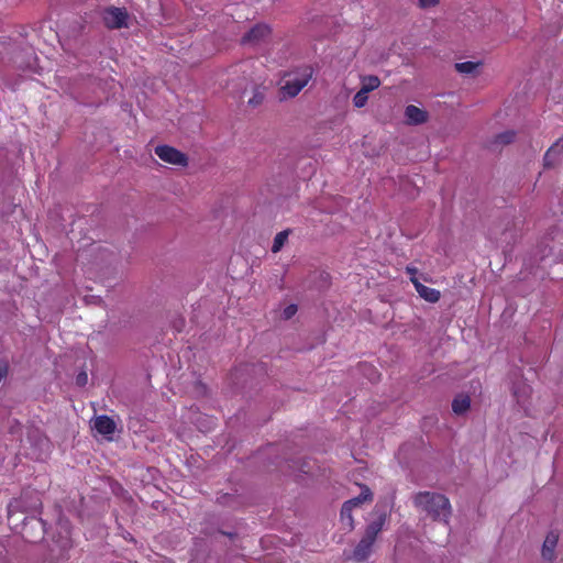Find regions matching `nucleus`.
Returning a JSON list of instances; mask_svg holds the SVG:
<instances>
[{
  "instance_id": "1",
  "label": "nucleus",
  "mask_w": 563,
  "mask_h": 563,
  "mask_svg": "<svg viewBox=\"0 0 563 563\" xmlns=\"http://www.w3.org/2000/svg\"><path fill=\"white\" fill-rule=\"evenodd\" d=\"M415 506L438 521L446 522L451 515L449 499L440 494L423 492L413 498Z\"/></svg>"
},
{
  "instance_id": "2",
  "label": "nucleus",
  "mask_w": 563,
  "mask_h": 563,
  "mask_svg": "<svg viewBox=\"0 0 563 563\" xmlns=\"http://www.w3.org/2000/svg\"><path fill=\"white\" fill-rule=\"evenodd\" d=\"M311 77L312 69L309 67L285 75L280 81V90L284 97L297 96L308 85Z\"/></svg>"
},
{
  "instance_id": "3",
  "label": "nucleus",
  "mask_w": 563,
  "mask_h": 563,
  "mask_svg": "<svg viewBox=\"0 0 563 563\" xmlns=\"http://www.w3.org/2000/svg\"><path fill=\"white\" fill-rule=\"evenodd\" d=\"M560 540L561 532L559 529H550L547 531L540 545L541 563H556Z\"/></svg>"
},
{
  "instance_id": "4",
  "label": "nucleus",
  "mask_w": 563,
  "mask_h": 563,
  "mask_svg": "<svg viewBox=\"0 0 563 563\" xmlns=\"http://www.w3.org/2000/svg\"><path fill=\"white\" fill-rule=\"evenodd\" d=\"M372 499V493L367 487L362 488L360 496L345 501L341 509V523L344 528L353 529L352 511L356 507H360L365 501Z\"/></svg>"
},
{
  "instance_id": "5",
  "label": "nucleus",
  "mask_w": 563,
  "mask_h": 563,
  "mask_svg": "<svg viewBox=\"0 0 563 563\" xmlns=\"http://www.w3.org/2000/svg\"><path fill=\"white\" fill-rule=\"evenodd\" d=\"M155 154L161 161L167 164L181 167H185L188 164V158L184 153L168 145L156 146Z\"/></svg>"
},
{
  "instance_id": "6",
  "label": "nucleus",
  "mask_w": 563,
  "mask_h": 563,
  "mask_svg": "<svg viewBox=\"0 0 563 563\" xmlns=\"http://www.w3.org/2000/svg\"><path fill=\"white\" fill-rule=\"evenodd\" d=\"M250 70V64L243 63L235 66L231 73L234 76L232 78L233 89L241 95L246 91L247 86L252 81V73Z\"/></svg>"
},
{
  "instance_id": "7",
  "label": "nucleus",
  "mask_w": 563,
  "mask_h": 563,
  "mask_svg": "<svg viewBox=\"0 0 563 563\" xmlns=\"http://www.w3.org/2000/svg\"><path fill=\"white\" fill-rule=\"evenodd\" d=\"M404 120L407 125H423L429 122L430 113L422 106L407 104L404 108Z\"/></svg>"
},
{
  "instance_id": "8",
  "label": "nucleus",
  "mask_w": 563,
  "mask_h": 563,
  "mask_svg": "<svg viewBox=\"0 0 563 563\" xmlns=\"http://www.w3.org/2000/svg\"><path fill=\"white\" fill-rule=\"evenodd\" d=\"M104 23L111 29H119L126 25L128 13L123 9L110 8L103 15Z\"/></svg>"
},
{
  "instance_id": "9",
  "label": "nucleus",
  "mask_w": 563,
  "mask_h": 563,
  "mask_svg": "<svg viewBox=\"0 0 563 563\" xmlns=\"http://www.w3.org/2000/svg\"><path fill=\"white\" fill-rule=\"evenodd\" d=\"M411 283L415 286L416 291L419 296L428 302L435 303L441 298V292L434 288L424 286L418 277H411Z\"/></svg>"
},
{
  "instance_id": "10",
  "label": "nucleus",
  "mask_w": 563,
  "mask_h": 563,
  "mask_svg": "<svg viewBox=\"0 0 563 563\" xmlns=\"http://www.w3.org/2000/svg\"><path fill=\"white\" fill-rule=\"evenodd\" d=\"M93 429L101 435L111 439L115 432L114 421L107 416H99L93 420Z\"/></svg>"
},
{
  "instance_id": "11",
  "label": "nucleus",
  "mask_w": 563,
  "mask_h": 563,
  "mask_svg": "<svg viewBox=\"0 0 563 563\" xmlns=\"http://www.w3.org/2000/svg\"><path fill=\"white\" fill-rule=\"evenodd\" d=\"M271 33V30L265 24H257L252 27L244 36L243 42L249 44H255L266 38Z\"/></svg>"
},
{
  "instance_id": "12",
  "label": "nucleus",
  "mask_w": 563,
  "mask_h": 563,
  "mask_svg": "<svg viewBox=\"0 0 563 563\" xmlns=\"http://www.w3.org/2000/svg\"><path fill=\"white\" fill-rule=\"evenodd\" d=\"M563 158V137L558 140L545 153L544 162L548 166L560 163Z\"/></svg>"
},
{
  "instance_id": "13",
  "label": "nucleus",
  "mask_w": 563,
  "mask_h": 563,
  "mask_svg": "<svg viewBox=\"0 0 563 563\" xmlns=\"http://www.w3.org/2000/svg\"><path fill=\"white\" fill-rule=\"evenodd\" d=\"M374 544V541L367 538L366 536L363 537V539L360 541L357 547L354 550L353 556L354 559L362 561L369 556L372 552V547Z\"/></svg>"
},
{
  "instance_id": "14",
  "label": "nucleus",
  "mask_w": 563,
  "mask_h": 563,
  "mask_svg": "<svg viewBox=\"0 0 563 563\" xmlns=\"http://www.w3.org/2000/svg\"><path fill=\"white\" fill-rule=\"evenodd\" d=\"M380 84V79L375 75H363L360 77V89L368 95L379 88Z\"/></svg>"
},
{
  "instance_id": "15",
  "label": "nucleus",
  "mask_w": 563,
  "mask_h": 563,
  "mask_svg": "<svg viewBox=\"0 0 563 563\" xmlns=\"http://www.w3.org/2000/svg\"><path fill=\"white\" fill-rule=\"evenodd\" d=\"M386 523V515L380 514L374 521H372L365 532V536L375 542L377 534L382 531Z\"/></svg>"
},
{
  "instance_id": "16",
  "label": "nucleus",
  "mask_w": 563,
  "mask_h": 563,
  "mask_svg": "<svg viewBox=\"0 0 563 563\" xmlns=\"http://www.w3.org/2000/svg\"><path fill=\"white\" fill-rule=\"evenodd\" d=\"M471 406V399L466 395H459L452 402V409L456 415L465 413Z\"/></svg>"
},
{
  "instance_id": "17",
  "label": "nucleus",
  "mask_w": 563,
  "mask_h": 563,
  "mask_svg": "<svg viewBox=\"0 0 563 563\" xmlns=\"http://www.w3.org/2000/svg\"><path fill=\"white\" fill-rule=\"evenodd\" d=\"M479 66H481L479 62H462V63L455 64V69L460 74L472 75L477 71Z\"/></svg>"
},
{
  "instance_id": "18",
  "label": "nucleus",
  "mask_w": 563,
  "mask_h": 563,
  "mask_svg": "<svg viewBox=\"0 0 563 563\" xmlns=\"http://www.w3.org/2000/svg\"><path fill=\"white\" fill-rule=\"evenodd\" d=\"M287 240H288V231L279 232L274 239L272 251L274 253L279 252L283 249V246L285 245V243L287 242Z\"/></svg>"
},
{
  "instance_id": "19",
  "label": "nucleus",
  "mask_w": 563,
  "mask_h": 563,
  "mask_svg": "<svg viewBox=\"0 0 563 563\" xmlns=\"http://www.w3.org/2000/svg\"><path fill=\"white\" fill-rule=\"evenodd\" d=\"M367 102L368 93L362 91L361 89L353 96L352 103L357 109L364 108Z\"/></svg>"
},
{
  "instance_id": "20",
  "label": "nucleus",
  "mask_w": 563,
  "mask_h": 563,
  "mask_svg": "<svg viewBox=\"0 0 563 563\" xmlns=\"http://www.w3.org/2000/svg\"><path fill=\"white\" fill-rule=\"evenodd\" d=\"M296 312H297V306L294 303H290L283 309V311L280 312V317L285 320H288L291 317H294L296 314Z\"/></svg>"
},
{
  "instance_id": "21",
  "label": "nucleus",
  "mask_w": 563,
  "mask_h": 563,
  "mask_svg": "<svg viewBox=\"0 0 563 563\" xmlns=\"http://www.w3.org/2000/svg\"><path fill=\"white\" fill-rule=\"evenodd\" d=\"M515 139V132L514 131H506L504 133H500L497 136V142L500 144H508L511 143Z\"/></svg>"
},
{
  "instance_id": "22",
  "label": "nucleus",
  "mask_w": 563,
  "mask_h": 563,
  "mask_svg": "<svg viewBox=\"0 0 563 563\" xmlns=\"http://www.w3.org/2000/svg\"><path fill=\"white\" fill-rule=\"evenodd\" d=\"M439 3V0H418V4L422 9H431L437 7Z\"/></svg>"
},
{
  "instance_id": "23",
  "label": "nucleus",
  "mask_w": 563,
  "mask_h": 563,
  "mask_svg": "<svg viewBox=\"0 0 563 563\" xmlns=\"http://www.w3.org/2000/svg\"><path fill=\"white\" fill-rule=\"evenodd\" d=\"M262 99H263V93L261 91L256 90L255 96L253 98L249 99V103L256 106L262 101Z\"/></svg>"
},
{
  "instance_id": "24",
  "label": "nucleus",
  "mask_w": 563,
  "mask_h": 563,
  "mask_svg": "<svg viewBox=\"0 0 563 563\" xmlns=\"http://www.w3.org/2000/svg\"><path fill=\"white\" fill-rule=\"evenodd\" d=\"M88 380V376L86 373H80L78 376H77V384L78 385H85Z\"/></svg>"
},
{
  "instance_id": "25",
  "label": "nucleus",
  "mask_w": 563,
  "mask_h": 563,
  "mask_svg": "<svg viewBox=\"0 0 563 563\" xmlns=\"http://www.w3.org/2000/svg\"><path fill=\"white\" fill-rule=\"evenodd\" d=\"M407 273L409 274L410 278L411 277H417V273H418V269L415 268V267H407Z\"/></svg>"
},
{
  "instance_id": "26",
  "label": "nucleus",
  "mask_w": 563,
  "mask_h": 563,
  "mask_svg": "<svg viewBox=\"0 0 563 563\" xmlns=\"http://www.w3.org/2000/svg\"><path fill=\"white\" fill-rule=\"evenodd\" d=\"M7 375V367L5 366H0V382L2 380V378Z\"/></svg>"
}]
</instances>
